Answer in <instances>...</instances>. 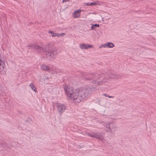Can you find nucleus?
<instances>
[{"label":"nucleus","mask_w":156,"mask_h":156,"mask_svg":"<svg viewBox=\"0 0 156 156\" xmlns=\"http://www.w3.org/2000/svg\"><path fill=\"white\" fill-rule=\"evenodd\" d=\"M114 125L113 122H111L109 123H106L105 125V130L106 132H110L112 133V130L111 128V125L113 126Z\"/></svg>","instance_id":"5"},{"label":"nucleus","mask_w":156,"mask_h":156,"mask_svg":"<svg viewBox=\"0 0 156 156\" xmlns=\"http://www.w3.org/2000/svg\"><path fill=\"white\" fill-rule=\"evenodd\" d=\"M69 0H63L62 1V2H66L69 1Z\"/></svg>","instance_id":"26"},{"label":"nucleus","mask_w":156,"mask_h":156,"mask_svg":"<svg viewBox=\"0 0 156 156\" xmlns=\"http://www.w3.org/2000/svg\"><path fill=\"white\" fill-rule=\"evenodd\" d=\"M105 96H106V97H108L110 98H113L114 97V96H109L108 95H107L106 94H103Z\"/></svg>","instance_id":"19"},{"label":"nucleus","mask_w":156,"mask_h":156,"mask_svg":"<svg viewBox=\"0 0 156 156\" xmlns=\"http://www.w3.org/2000/svg\"><path fill=\"white\" fill-rule=\"evenodd\" d=\"M43 79L44 82L47 83H49L50 82H49V78L45 75L43 76Z\"/></svg>","instance_id":"14"},{"label":"nucleus","mask_w":156,"mask_h":156,"mask_svg":"<svg viewBox=\"0 0 156 156\" xmlns=\"http://www.w3.org/2000/svg\"><path fill=\"white\" fill-rule=\"evenodd\" d=\"M102 46L103 47H104L105 48H107V43H105V44H102Z\"/></svg>","instance_id":"20"},{"label":"nucleus","mask_w":156,"mask_h":156,"mask_svg":"<svg viewBox=\"0 0 156 156\" xmlns=\"http://www.w3.org/2000/svg\"><path fill=\"white\" fill-rule=\"evenodd\" d=\"M56 107L57 110L60 114H62L66 110V106L62 104H57L56 105Z\"/></svg>","instance_id":"4"},{"label":"nucleus","mask_w":156,"mask_h":156,"mask_svg":"<svg viewBox=\"0 0 156 156\" xmlns=\"http://www.w3.org/2000/svg\"><path fill=\"white\" fill-rule=\"evenodd\" d=\"M86 134H87L88 136H90L91 137V136L93 135V133H89L87 132L86 133Z\"/></svg>","instance_id":"22"},{"label":"nucleus","mask_w":156,"mask_h":156,"mask_svg":"<svg viewBox=\"0 0 156 156\" xmlns=\"http://www.w3.org/2000/svg\"><path fill=\"white\" fill-rule=\"evenodd\" d=\"M107 44V48H112L115 46V44L112 42H108Z\"/></svg>","instance_id":"15"},{"label":"nucleus","mask_w":156,"mask_h":156,"mask_svg":"<svg viewBox=\"0 0 156 156\" xmlns=\"http://www.w3.org/2000/svg\"><path fill=\"white\" fill-rule=\"evenodd\" d=\"M97 4L96 2H91L90 3V5H95Z\"/></svg>","instance_id":"23"},{"label":"nucleus","mask_w":156,"mask_h":156,"mask_svg":"<svg viewBox=\"0 0 156 156\" xmlns=\"http://www.w3.org/2000/svg\"><path fill=\"white\" fill-rule=\"evenodd\" d=\"M101 77V76L100 74L95 73V74L92 73L88 74V75L85 77V78L87 80H90V82H92V81L93 80H92V78L99 80Z\"/></svg>","instance_id":"3"},{"label":"nucleus","mask_w":156,"mask_h":156,"mask_svg":"<svg viewBox=\"0 0 156 156\" xmlns=\"http://www.w3.org/2000/svg\"><path fill=\"white\" fill-rule=\"evenodd\" d=\"M108 77H105L106 79L108 78H119L121 77V76L120 75L117 74H114L113 73H110L108 75Z\"/></svg>","instance_id":"10"},{"label":"nucleus","mask_w":156,"mask_h":156,"mask_svg":"<svg viewBox=\"0 0 156 156\" xmlns=\"http://www.w3.org/2000/svg\"><path fill=\"white\" fill-rule=\"evenodd\" d=\"M64 89L69 99L73 100L76 103L86 100L93 91L97 90L95 87L74 88L67 84L64 86Z\"/></svg>","instance_id":"1"},{"label":"nucleus","mask_w":156,"mask_h":156,"mask_svg":"<svg viewBox=\"0 0 156 156\" xmlns=\"http://www.w3.org/2000/svg\"><path fill=\"white\" fill-rule=\"evenodd\" d=\"M34 44H28L27 45V47H32V48H33V47H34Z\"/></svg>","instance_id":"18"},{"label":"nucleus","mask_w":156,"mask_h":156,"mask_svg":"<svg viewBox=\"0 0 156 156\" xmlns=\"http://www.w3.org/2000/svg\"><path fill=\"white\" fill-rule=\"evenodd\" d=\"M81 11L82 10L80 9L75 10L73 13V17L75 18H78L80 15Z\"/></svg>","instance_id":"8"},{"label":"nucleus","mask_w":156,"mask_h":156,"mask_svg":"<svg viewBox=\"0 0 156 156\" xmlns=\"http://www.w3.org/2000/svg\"><path fill=\"white\" fill-rule=\"evenodd\" d=\"M56 69L54 66H52L51 68H49V70L48 71V72H50L52 74L56 73Z\"/></svg>","instance_id":"13"},{"label":"nucleus","mask_w":156,"mask_h":156,"mask_svg":"<svg viewBox=\"0 0 156 156\" xmlns=\"http://www.w3.org/2000/svg\"><path fill=\"white\" fill-rule=\"evenodd\" d=\"M33 47V49H35L39 52L42 51L45 52L46 56L49 59H54L57 53L56 49L51 48L49 44L47 45L45 47L43 48L37 45L34 44V47Z\"/></svg>","instance_id":"2"},{"label":"nucleus","mask_w":156,"mask_h":156,"mask_svg":"<svg viewBox=\"0 0 156 156\" xmlns=\"http://www.w3.org/2000/svg\"><path fill=\"white\" fill-rule=\"evenodd\" d=\"M48 33L51 34L52 37H55V36L59 37L61 36L62 35H65V33H62V34L56 33H54L52 31H48Z\"/></svg>","instance_id":"11"},{"label":"nucleus","mask_w":156,"mask_h":156,"mask_svg":"<svg viewBox=\"0 0 156 156\" xmlns=\"http://www.w3.org/2000/svg\"><path fill=\"white\" fill-rule=\"evenodd\" d=\"M111 129H116L117 127L115 125V124L114 123V125L113 126H111Z\"/></svg>","instance_id":"21"},{"label":"nucleus","mask_w":156,"mask_h":156,"mask_svg":"<svg viewBox=\"0 0 156 156\" xmlns=\"http://www.w3.org/2000/svg\"><path fill=\"white\" fill-rule=\"evenodd\" d=\"M80 47L81 49H87L90 48H92L93 46L87 44L83 43L80 45Z\"/></svg>","instance_id":"7"},{"label":"nucleus","mask_w":156,"mask_h":156,"mask_svg":"<svg viewBox=\"0 0 156 156\" xmlns=\"http://www.w3.org/2000/svg\"><path fill=\"white\" fill-rule=\"evenodd\" d=\"M91 137L97 138L101 141L103 140L104 139L103 136L101 135L100 133L97 132L93 133L92 135L91 136Z\"/></svg>","instance_id":"6"},{"label":"nucleus","mask_w":156,"mask_h":156,"mask_svg":"<svg viewBox=\"0 0 156 156\" xmlns=\"http://www.w3.org/2000/svg\"><path fill=\"white\" fill-rule=\"evenodd\" d=\"M88 14H95V15H96L97 13H96V12H94V13L89 12V13H88Z\"/></svg>","instance_id":"25"},{"label":"nucleus","mask_w":156,"mask_h":156,"mask_svg":"<svg viewBox=\"0 0 156 156\" xmlns=\"http://www.w3.org/2000/svg\"><path fill=\"white\" fill-rule=\"evenodd\" d=\"M85 4L87 6L90 5V3H85Z\"/></svg>","instance_id":"24"},{"label":"nucleus","mask_w":156,"mask_h":156,"mask_svg":"<svg viewBox=\"0 0 156 156\" xmlns=\"http://www.w3.org/2000/svg\"><path fill=\"white\" fill-rule=\"evenodd\" d=\"M30 87L31 88L32 90L34 91L35 92H37V91L36 90L35 87L33 83H31L30 85Z\"/></svg>","instance_id":"16"},{"label":"nucleus","mask_w":156,"mask_h":156,"mask_svg":"<svg viewBox=\"0 0 156 156\" xmlns=\"http://www.w3.org/2000/svg\"><path fill=\"white\" fill-rule=\"evenodd\" d=\"M99 25L97 24H95L92 25V26L91 27V30L93 29V30H95V28L96 27H99Z\"/></svg>","instance_id":"17"},{"label":"nucleus","mask_w":156,"mask_h":156,"mask_svg":"<svg viewBox=\"0 0 156 156\" xmlns=\"http://www.w3.org/2000/svg\"><path fill=\"white\" fill-rule=\"evenodd\" d=\"M41 68L42 70L48 72L49 70V67L44 64H42L41 66Z\"/></svg>","instance_id":"12"},{"label":"nucleus","mask_w":156,"mask_h":156,"mask_svg":"<svg viewBox=\"0 0 156 156\" xmlns=\"http://www.w3.org/2000/svg\"><path fill=\"white\" fill-rule=\"evenodd\" d=\"M102 47H103L102 46V44L99 47V48H101Z\"/></svg>","instance_id":"27"},{"label":"nucleus","mask_w":156,"mask_h":156,"mask_svg":"<svg viewBox=\"0 0 156 156\" xmlns=\"http://www.w3.org/2000/svg\"><path fill=\"white\" fill-rule=\"evenodd\" d=\"M107 82V81L105 79H104L103 80L100 81H98L94 80L92 81V83H93L96 84L98 85H103Z\"/></svg>","instance_id":"9"}]
</instances>
